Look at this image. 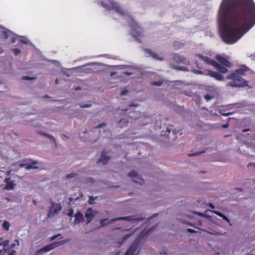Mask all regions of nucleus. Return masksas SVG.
Returning a JSON list of instances; mask_svg holds the SVG:
<instances>
[{"instance_id": "obj_1", "label": "nucleus", "mask_w": 255, "mask_h": 255, "mask_svg": "<svg viewBox=\"0 0 255 255\" xmlns=\"http://www.w3.org/2000/svg\"><path fill=\"white\" fill-rule=\"evenodd\" d=\"M218 24L223 41L235 43L255 24V3L253 0H222Z\"/></svg>"}, {"instance_id": "obj_2", "label": "nucleus", "mask_w": 255, "mask_h": 255, "mask_svg": "<svg viewBox=\"0 0 255 255\" xmlns=\"http://www.w3.org/2000/svg\"><path fill=\"white\" fill-rule=\"evenodd\" d=\"M250 70L249 67L245 65L239 66L235 71L230 73L226 79L230 80L227 86L232 87H244L247 86L248 82L242 78V76Z\"/></svg>"}, {"instance_id": "obj_3", "label": "nucleus", "mask_w": 255, "mask_h": 255, "mask_svg": "<svg viewBox=\"0 0 255 255\" xmlns=\"http://www.w3.org/2000/svg\"><path fill=\"white\" fill-rule=\"evenodd\" d=\"M143 218H134L133 216H129L126 217H121L115 219H112L110 221H108V219H103L100 221V224L101 227H104L110 223H112L118 220H125L130 222H140L143 220Z\"/></svg>"}, {"instance_id": "obj_4", "label": "nucleus", "mask_w": 255, "mask_h": 255, "mask_svg": "<svg viewBox=\"0 0 255 255\" xmlns=\"http://www.w3.org/2000/svg\"><path fill=\"white\" fill-rule=\"evenodd\" d=\"M108 0L110 2V4H107L105 2L102 1V6L108 10H115L116 12L121 14L122 15H125L126 14L125 11L117 2H115L113 0Z\"/></svg>"}, {"instance_id": "obj_5", "label": "nucleus", "mask_w": 255, "mask_h": 255, "mask_svg": "<svg viewBox=\"0 0 255 255\" xmlns=\"http://www.w3.org/2000/svg\"><path fill=\"white\" fill-rule=\"evenodd\" d=\"M133 32L132 33V36L138 41L139 42H141L140 38L143 37L142 30L141 28L136 24L135 23V26L132 25Z\"/></svg>"}, {"instance_id": "obj_6", "label": "nucleus", "mask_w": 255, "mask_h": 255, "mask_svg": "<svg viewBox=\"0 0 255 255\" xmlns=\"http://www.w3.org/2000/svg\"><path fill=\"white\" fill-rule=\"evenodd\" d=\"M36 163V162H34L32 160L25 159L23 160V163H20L19 166L20 167H25L27 170L30 169H37L38 167L34 166V164Z\"/></svg>"}, {"instance_id": "obj_7", "label": "nucleus", "mask_w": 255, "mask_h": 255, "mask_svg": "<svg viewBox=\"0 0 255 255\" xmlns=\"http://www.w3.org/2000/svg\"><path fill=\"white\" fill-rule=\"evenodd\" d=\"M128 176L130 177H132L135 182L139 183L140 185L143 184L144 182V180L142 179L140 176L134 170L129 172Z\"/></svg>"}, {"instance_id": "obj_8", "label": "nucleus", "mask_w": 255, "mask_h": 255, "mask_svg": "<svg viewBox=\"0 0 255 255\" xmlns=\"http://www.w3.org/2000/svg\"><path fill=\"white\" fill-rule=\"evenodd\" d=\"M52 207L50 208L48 216L50 217L58 213L61 210V206L60 204H56L53 202H51Z\"/></svg>"}, {"instance_id": "obj_9", "label": "nucleus", "mask_w": 255, "mask_h": 255, "mask_svg": "<svg viewBox=\"0 0 255 255\" xmlns=\"http://www.w3.org/2000/svg\"><path fill=\"white\" fill-rule=\"evenodd\" d=\"M139 244L140 243L138 240H136L135 241L125 255H137L135 252L139 247Z\"/></svg>"}, {"instance_id": "obj_10", "label": "nucleus", "mask_w": 255, "mask_h": 255, "mask_svg": "<svg viewBox=\"0 0 255 255\" xmlns=\"http://www.w3.org/2000/svg\"><path fill=\"white\" fill-rule=\"evenodd\" d=\"M144 51L147 57H152L153 59L159 61H163L164 60L163 57L159 56L157 54L149 49H144Z\"/></svg>"}, {"instance_id": "obj_11", "label": "nucleus", "mask_w": 255, "mask_h": 255, "mask_svg": "<svg viewBox=\"0 0 255 255\" xmlns=\"http://www.w3.org/2000/svg\"><path fill=\"white\" fill-rule=\"evenodd\" d=\"M216 59L220 62L221 63V65H223L226 67H231L232 66V64L231 62L227 60L226 58H225L224 57L220 55H217L216 56Z\"/></svg>"}, {"instance_id": "obj_12", "label": "nucleus", "mask_w": 255, "mask_h": 255, "mask_svg": "<svg viewBox=\"0 0 255 255\" xmlns=\"http://www.w3.org/2000/svg\"><path fill=\"white\" fill-rule=\"evenodd\" d=\"M55 247L54 244H50L48 246H45L43 248L37 251L34 255H40L44 253L45 252H48Z\"/></svg>"}, {"instance_id": "obj_13", "label": "nucleus", "mask_w": 255, "mask_h": 255, "mask_svg": "<svg viewBox=\"0 0 255 255\" xmlns=\"http://www.w3.org/2000/svg\"><path fill=\"white\" fill-rule=\"evenodd\" d=\"M208 74L210 77H213L218 81H223L224 80V77L223 75L217 72L210 70L208 71Z\"/></svg>"}, {"instance_id": "obj_14", "label": "nucleus", "mask_w": 255, "mask_h": 255, "mask_svg": "<svg viewBox=\"0 0 255 255\" xmlns=\"http://www.w3.org/2000/svg\"><path fill=\"white\" fill-rule=\"evenodd\" d=\"M4 182H5L6 184L4 189L8 191L13 189L15 186L14 181L10 180V178H5L4 179Z\"/></svg>"}, {"instance_id": "obj_15", "label": "nucleus", "mask_w": 255, "mask_h": 255, "mask_svg": "<svg viewBox=\"0 0 255 255\" xmlns=\"http://www.w3.org/2000/svg\"><path fill=\"white\" fill-rule=\"evenodd\" d=\"M213 63L214 64V67L220 73L225 74L228 72V70L226 66H224V65H221L217 61L214 62Z\"/></svg>"}, {"instance_id": "obj_16", "label": "nucleus", "mask_w": 255, "mask_h": 255, "mask_svg": "<svg viewBox=\"0 0 255 255\" xmlns=\"http://www.w3.org/2000/svg\"><path fill=\"white\" fill-rule=\"evenodd\" d=\"M94 215L93 213L91 208H89L85 213V217L86 218V224L90 223L93 220Z\"/></svg>"}, {"instance_id": "obj_17", "label": "nucleus", "mask_w": 255, "mask_h": 255, "mask_svg": "<svg viewBox=\"0 0 255 255\" xmlns=\"http://www.w3.org/2000/svg\"><path fill=\"white\" fill-rule=\"evenodd\" d=\"M75 219L74 221L73 224H76L84 221V217L82 214L80 212L78 211L75 215Z\"/></svg>"}, {"instance_id": "obj_18", "label": "nucleus", "mask_w": 255, "mask_h": 255, "mask_svg": "<svg viewBox=\"0 0 255 255\" xmlns=\"http://www.w3.org/2000/svg\"><path fill=\"white\" fill-rule=\"evenodd\" d=\"M198 57L201 60H202L203 61H204L206 64L211 65L212 66H214V64L213 63L214 62H216L215 60H212L210 59V58L204 56L201 54H199Z\"/></svg>"}, {"instance_id": "obj_19", "label": "nucleus", "mask_w": 255, "mask_h": 255, "mask_svg": "<svg viewBox=\"0 0 255 255\" xmlns=\"http://www.w3.org/2000/svg\"><path fill=\"white\" fill-rule=\"evenodd\" d=\"M110 159V157L106 155L105 151H102L101 153V157L98 161V162H103V164H107Z\"/></svg>"}, {"instance_id": "obj_20", "label": "nucleus", "mask_w": 255, "mask_h": 255, "mask_svg": "<svg viewBox=\"0 0 255 255\" xmlns=\"http://www.w3.org/2000/svg\"><path fill=\"white\" fill-rule=\"evenodd\" d=\"M174 61L178 63H186L187 60L178 54H175L174 56Z\"/></svg>"}, {"instance_id": "obj_21", "label": "nucleus", "mask_w": 255, "mask_h": 255, "mask_svg": "<svg viewBox=\"0 0 255 255\" xmlns=\"http://www.w3.org/2000/svg\"><path fill=\"white\" fill-rule=\"evenodd\" d=\"M212 212L213 213H214L215 214H216L217 215L219 216V217H222L224 220L227 221L228 223H230V220L228 218V217H227L226 216H225L222 213H221L219 211H213Z\"/></svg>"}, {"instance_id": "obj_22", "label": "nucleus", "mask_w": 255, "mask_h": 255, "mask_svg": "<svg viewBox=\"0 0 255 255\" xmlns=\"http://www.w3.org/2000/svg\"><path fill=\"white\" fill-rule=\"evenodd\" d=\"M184 46V44L179 41H174L173 43V47L175 49H179Z\"/></svg>"}, {"instance_id": "obj_23", "label": "nucleus", "mask_w": 255, "mask_h": 255, "mask_svg": "<svg viewBox=\"0 0 255 255\" xmlns=\"http://www.w3.org/2000/svg\"><path fill=\"white\" fill-rule=\"evenodd\" d=\"M128 122H128V119H122L119 121L120 127V128H123V127H124L125 126H127Z\"/></svg>"}, {"instance_id": "obj_24", "label": "nucleus", "mask_w": 255, "mask_h": 255, "mask_svg": "<svg viewBox=\"0 0 255 255\" xmlns=\"http://www.w3.org/2000/svg\"><path fill=\"white\" fill-rule=\"evenodd\" d=\"M2 35L3 36V38L6 39L9 36L12 35V33L10 30L3 31L2 32Z\"/></svg>"}, {"instance_id": "obj_25", "label": "nucleus", "mask_w": 255, "mask_h": 255, "mask_svg": "<svg viewBox=\"0 0 255 255\" xmlns=\"http://www.w3.org/2000/svg\"><path fill=\"white\" fill-rule=\"evenodd\" d=\"M38 133L41 135L45 136L49 138L50 139H52L53 141H54L55 143H56V140H55V138L53 136H52V135L47 134V133H45V132H42V131H39Z\"/></svg>"}, {"instance_id": "obj_26", "label": "nucleus", "mask_w": 255, "mask_h": 255, "mask_svg": "<svg viewBox=\"0 0 255 255\" xmlns=\"http://www.w3.org/2000/svg\"><path fill=\"white\" fill-rule=\"evenodd\" d=\"M2 227L6 231L9 230L10 224L7 221H4L2 225Z\"/></svg>"}, {"instance_id": "obj_27", "label": "nucleus", "mask_w": 255, "mask_h": 255, "mask_svg": "<svg viewBox=\"0 0 255 255\" xmlns=\"http://www.w3.org/2000/svg\"><path fill=\"white\" fill-rule=\"evenodd\" d=\"M172 127V126H170L169 125V126H168L165 130V133L166 134V135H168L170 132H171V130H172V129L171 128V127Z\"/></svg>"}, {"instance_id": "obj_28", "label": "nucleus", "mask_w": 255, "mask_h": 255, "mask_svg": "<svg viewBox=\"0 0 255 255\" xmlns=\"http://www.w3.org/2000/svg\"><path fill=\"white\" fill-rule=\"evenodd\" d=\"M77 175V174L76 173H71L70 174H68L66 175V178L70 179V178H74Z\"/></svg>"}, {"instance_id": "obj_29", "label": "nucleus", "mask_w": 255, "mask_h": 255, "mask_svg": "<svg viewBox=\"0 0 255 255\" xmlns=\"http://www.w3.org/2000/svg\"><path fill=\"white\" fill-rule=\"evenodd\" d=\"M162 84V82L161 81H155L151 83L152 85L153 86H160Z\"/></svg>"}, {"instance_id": "obj_30", "label": "nucleus", "mask_w": 255, "mask_h": 255, "mask_svg": "<svg viewBox=\"0 0 255 255\" xmlns=\"http://www.w3.org/2000/svg\"><path fill=\"white\" fill-rule=\"evenodd\" d=\"M13 53L15 55H17L19 53H21V50L19 49L18 48H15L13 49Z\"/></svg>"}, {"instance_id": "obj_31", "label": "nucleus", "mask_w": 255, "mask_h": 255, "mask_svg": "<svg viewBox=\"0 0 255 255\" xmlns=\"http://www.w3.org/2000/svg\"><path fill=\"white\" fill-rule=\"evenodd\" d=\"M9 244V241L8 240H5L3 241V242H0V246L2 245L3 247H5V246H8Z\"/></svg>"}, {"instance_id": "obj_32", "label": "nucleus", "mask_w": 255, "mask_h": 255, "mask_svg": "<svg viewBox=\"0 0 255 255\" xmlns=\"http://www.w3.org/2000/svg\"><path fill=\"white\" fill-rule=\"evenodd\" d=\"M92 106L91 104H84V105H80V107L81 108H89V107H91Z\"/></svg>"}, {"instance_id": "obj_33", "label": "nucleus", "mask_w": 255, "mask_h": 255, "mask_svg": "<svg viewBox=\"0 0 255 255\" xmlns=\"http://www.w3.org/2000/svg\"><path fill=\"white\" fill-rule=\"evenodd\" d=\"M34 79H35V78L30 77L27 76H24L22 78L23 80H30Z\"/></svg>"}, {"instance_id": "obj_34", "label": "nucleus", "mask_w": 255, "mask_h": 255, "mask_svg": "<svg viewBox=\"0 0 255 255\" xmlns=\"http://www.w3.org/2000/svg\"><path fill=\"white\" fill-rule=\"evenodd\" d=\"M212 98V97L210 95H206L204 96V98L207 101H208L210 100H211Z\"/></svg>"}, {"instance_id": "obj_35", "label": "nucleus", "mask_w": 255, "mask_h": 255, "mask_svg": "<svg viewBox=\"0 0 255 255\" xmlns=\"http://www.w3.org/2000/svg\"><path fill=\"white\" fill-rule=\"evenodd\" d=\"M74 211L72 209H70L68 213L67 214L68 216L69 217H72L73 215Z\"/></svg>"}, {"instance_id": "obj_36", "label": "nucleus", "mask_w": 255, "mask_h": 255, "mask_svg": "<svg viewBox=\"0 0 255 255\" xmlns=\"http://www.w3.org/2000/svg\"><path fill=\"white\" fill-rule=\"evenodd\" d=\"M131 234H128V235H125L123 238V241H125V240H126L128 238L131 236Z\"/></svg>"}, {"instance_id": "obj_37", "label": "nucleus", "mask_w": 255, "mask_h": 255, "mask_svg": "<svg viewBox=\"0 0 255 255\" xmlns=\"http://www.w3.org/2000/svg\"><path fill=\"white\" fill-rule=\"evenodd\" d=\"M128 93V90L127 89H125L123 91H122L121 93V95H125L127 94Z\"/></svg>"}, {"instance_id": "obj_38", "label": "nucleus", "mask_w": 255, "mask_h": 255, "mask_svg": "<svg viewBox=\"0 0 255 255\" xmlns=\"http://www.w3.org/2000/svg\"><path fill=\"white\" fill-rule=\"evenodd\" d=\"M87 181L89 182L93 183L94 182V179L92 177H89L87 178Z\"/></svg>"}, {"instance_id": "obj_39", "label": "nucleus", "mask_w": 255, "mask_h": 255, "mask_svg": "<svg viewBox=\"0 0 255 255\" xmlns=\"http://www.w3.org/2000/svg\"><path fill=\"white\" fill-rule=\"evenodd\" d=\"M187 231L189 233H196V232L193 230V229H190V228H188L187 230Z\"/></svg>"}, {"instance_id": "obj_40", "label": "nucleus", "mask_w": 255, "mask_h": 255, "mask_svg": "<svg viewBox=\"0 0 255 255\" xmlns=\"http://www.w3.org/2000/svg\"><path fill=\"white\" fill-rule=\"evenodd\" d=\"M94 200V198L92 196H90L89 200V203L91 204L93 203V201Z\"/></svg>"}, {"instance_id": "obj_41", "label": "nucleus", "mask_w": 255, "mask_h": 255, "mask_svg": "<svg viewBox=\"0 0 255 255\" xmlns=\"http://www.w3.org/2000/svg\"><path fill=\"white\" fill-rule=\"evenodd\" d=\"M106 126V124L105 123H102L101 124L99 125L96 128H101V127H102L103 126Z\"/></svg>"}, {"instance_id": "obj_42", "label": "nucleus", "mask_w": 255, "mask_h": 255, "mask_svg": "<svg viewBox=\"0 0 255 255\" xmlns=\"http://www.w3.org/2000/svg\"><path fill=\"white\" fill-rule=\"evenodd\" d=\"M229 126V124H224L222 126V127L223 128H228V127Z\"/></svg>"}, {"instance_id": "obj_43", "label": "nucleus", "mask_w": 255, "mask_h": 255, "mask_svg": "<svg viewBox=\"0 0 255 255\" xmlns=\"http://www.w3.org/2000/svg\"><path fill=\"white\" fill-rule=\"evenodd\" d=\"M197 214H198L201 217H205L206 216V215L204 213H202L197 212Z\"/></svg>"}, {"instance_id": "obj_44", "label": "nucleus", "mask_w": 255, "mask_h": 255, "mask_svg": "<svg viewBox=\"0 0 255 255\" xmlns=\"http://www.w3.org/2000/svg\"><path fill=\"white\" fill-rule=\"evenodd\" d=\"M129 106L131 107H137V106H138V105L137 104H135L134 103H131V104H130Z\"/></svg>"}, {"instance_id": "obj_45", "label": "nucleus", "mask_w": 255, "mask_h": 255, "mask_svg": "<svg viewBox=\"0 0 255 255\" xmlns=\"http://www.w3.org/2000/svg\"><path fill=\"white\" fill-rule=\"evenodd\" d=\"M15 41V37L14 36H12L11 39V43H14Z\"/></svg>"}, {"instance_id": "obj_46", "label": "nucleus", "mask_w": 255, "mask_h": 255, "mask_svg": "<svg viewBox=\"0 0 255 255\" xmlns=\"http://www.w3.org/2000/svg\"><path fill=\"white\" fill-rule=\"evenodd\" d=\"M222 115L223 116H229V115H231V113H222Z\"/></svg>"}, {"instance_id": "obj_47", "label": "nucleus", "mask_w": 255, "mask_h": 255, "mask_svg": "<svg viewBox=\"0 0 255 255\" xmlns=\"http://www.w3.org/2000/svg\"><path fill=\"white\" fill-rule=\"evenodd\" d=\"M199 154H200V153L197 152V153H196L193 154H188V156H193L198 155Z\"/></svg>"}, {"instance_id": "obj_48", "label": "nucleus", "mask_w": 255, "mask_h": 255, "mask_svg": "<svg viewBox=\"0 0 255 255\" xmlns=\"http://www.w3.org/2000/svg\"><path fill=\"white\" fill-rule=\"evenodd\" d=\"M21 42L25 44H27V41L25 40H21Z\"/></svg>"}, {"instance_id": "obj_49", "label": "nucleus", "mask_w": 255, "mask_h": 255, "mask_svg": "<svg viewBox=\"0 0 255 255\" xmlns=\"http://www.w3.org/2000/svg\"><path fill=\"white\" fill-rule=\"evenodd\" d=\"M5 252L4 251L0 250V255H3Z\"/></svg>"}, {"instance_id": "obj_50", "label": "nucleus", "mask_w": 255, "mask_h": 255, "mask_svg": "<svg viewBox=\"0 0 255 255\" xmlns=\"http://www.w3.org/2000/svg\"><path fill=\"white\" fill-rule=\"evenodd\" d=\"M124 74L126 75H128V76H129L131 74L128 72H124Z\"/></svg>"}, {"instance_id": "obj_51", "label": "nucleus", "mask_w": 255, "mask_h": 255, "mask_svg": "<svg viewBox=\"0 0 255 255\" xmlns=\"http://www.w3.org/2000/svg\"><path fill=\"white\" fill-rule=\"evenodd\" d=\"M178 69L182 70H186V68L185 67H183L179 68Z\"/></svg>"}, {"instance_id": "obj_52", "label": "nucleus", "mask_w": 255, "mask_h": 255, "mask_svg": "<svg viewBox=\"0 0 255 255\" xmlns=\"http://www.w3.org/2000/svg\"><path fill=\"white\" fill-rule=\"evenodd\" d=\"M179 130H178L177 131H176L175 129H174L173 131V132L174 133V134H176L178 132H179Z\"/></svg>"}, {"instance_id": "obj_53", "label": "nucleus", "mask_w": 255, "mask_h": 255, "mask_svg": "<svg viewBox=\"0 0 255 255\" xmlns=\"http://www.w3.org/2000/svg\"><path fill=\"white\" fill-rule=\"evenodd\" d=\"M11 173V170H8L6 171V175H9Z\"/></svg>"}, {"instance_id": "obj_54", "label": "nucleus", "mask_w": 255, "mask_h": 255, "mask_svg": "<svg viewBox=\"0 0 255 255\" xmlns=\"http://www.w3.org/2000/svg\"><path fill=\"white\" fill-rule=\"evenodd\" d=\"M209 206H210L211 208H212V209H214V208H215V206H214L212 204H211V203H210V204H209Z\"/></svg>"}, {"instance_id": "obj_55", "label": "nucleus", "mask_w": 255, "mask_h": 255, "mask_svg": "<svg viewBox=\"0 0 255 255\" xmlns=\"http://www.w3.org/2000/svg\"><path fill=\"white\" fill-rule=\"evenodd\" d=\"M115 255H121V252L118 251Z\"/></svg>"}, {"instance_id": "obj_56", "label": "nucleus", "mask_w": 255, "mask_h": 255, "mask_svg": "<svg viewBox=\"0 0 255 255\" xmlns=\"http://www.w3.org/2000/svg\"><path fill=\"white\" fill-rule=\"evenodd\" d=\"M81 87H76V88H75V91H78V90H81Z\"/></svg>"}, {"instance_id": "obj_57", "label": "nucleus", "mask_w": 255, "mask_h": 255, "mask_svg": "<svg viewBox=\"0 0 255 255\" xmlns=\"http://www.w3.org/2000/svg\"><path fill=\"white\" fill-rule=\"evenodd\" d=\"M32 202H33V204L34 205H37V202L35 200H32Z\"/></svg>"}, {"instance_id": "obj_58", "label": "nucleus", "mask_w": 255, "mask_h": 255, "mask_svg": "<svg viewBox=\"0 0 255 255\" xmlns=\"http://www.w3.org/2000/svg\"><path fill=\"white\" fill-rule=\"evenodd\" d=\"M14 253H15V251H12V252L9 254V255H13Z\"/></svg>"}, {"instance_id": "obj_59", "label": "nucleus", "mask_w": 255, "mask_h": 255, "mask_svg": "<svg viewBox=\"0 0 255 255\" xmlns=\"http://www.w3.org/2000/svg\"><path fill=\"white\" fill-rule=\"evenodd\" d=\"M236 190H237L238 191H242L243 190L241 189V188H236Z\"/></svg>"}, {"instance_id": "obj_60", "label": "nucleus", "mask_w": 255, "mask_h": 255, "mask_svg": "<svg viewBox=\"0 0 255 255\" xmlns=\"http://www.w3.org/2000/svg\"><path fill=\"white\" fill-rule=\"evenodd\" d=\"M55 83H56V84H58V83H59V80H58V79H56L55 80Z\"/></svg>"}, {"instance_id": "obj_61", "label": "nucleus", "mask_w": 255, "mask_h": 255, "mask_svg": "<svg viewBox=\"0 0 255 255\" xmlns=\"http://www.w3.org/2000/svg\"><path fill=\"white\" fill-rule=\"evenodd\" d=\"M115 74H116V73H115V72H112V73H111L110 75H111V76H114V75H115Z\"/></svg>"}, {"instance_id": "obj_62", "label": "nucleus", "mask_w": 255, "mask_h": 255, "mask_svg": "<svg viewBox=\"0 0 255 255\" xmlns=\"http://www.w3.org/2000/svg\"><path fill=\"white\" fill-rule=\"evenodd\" d=\"M15 241L16 243H17V245H19V241H18V240H15Z\"/></svg>"}, {"instance_id": "obj_63", "label": "nucleus", "mask_w": 255, "mask_h": 255, "mask_svg": "<svg viewBox=\"0 0 255 255\" xmlns=\"http://www.w3.org/2000/svg\"><path fill=\"white\" fill-rule=\"evenodd\" d=\"M15 244H13L11 245V248H13L14 246H15Z\"/></svg>"}, {"instance_id": "obj_64", "label": "nucleus", "mask_w": 255, "mask_h": 255, "mask_svg": "<svg viewBox=\"0 0 255 255\" xmlns=\"http://www.w3.org/2000/svg\"><path fill=\"white\" fill-rule=\"evenodd\" d=\"M248 130H249V129H244V130H243V132H246V131H248Z\"/></svg>"}]
</instances>
